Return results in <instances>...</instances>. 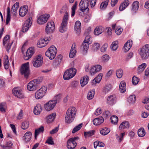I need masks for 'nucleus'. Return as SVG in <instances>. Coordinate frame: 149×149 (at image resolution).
<instances>
[{
    "mask_svg": "<svg viewBox=\"0 0 149 149\" xmlns=\"http://www.w3.org/2000/svg\"><path fill=\"white\" fill-rule=\"evenodd\" d=\"M76 109L75 107H71L66 111L65 117V122L70 123L73 121L76 113Z\"/></svg>",
    "mask_w": 149,
    "mask_h": 149,
    "instance_id": "1",
    "label": "nucleus"
},
{
    "mask_svg": "<svg viewBox=\"0 0 149 149\" xmlns=\"http://www.w3.org/2000/svg\"><path fill=\"white\" fill-rule=\"evenodd\" d=\"M102 69V66L100 65H97L90 67L89 64H87L85 67V71L89 72L91 75H94L96 72H100Z\"/></svg>",
    "mask_w": 149,
    "mask_h": 149,
    "instance_id": "2",
    "label": "nucleus"
},
{
    "mask_svg": "<svg viewBox=\"0 0 149 149\" xmlns=\"http://www.w3.org/2000/svg\"><path fill=\"white\" fill-rule=\"evenodd\" d=\"M57 52L56 48L54 46L52 45L48 49L45 54L50 60H52L55 57Z\"/></svg>",
    "mask_w": 149,
    "mask_h": 149,
    "instance_id": "3",
    "label": "nucleus"
},
{
    "mask_svg": "<svg viewBox=\"0 0 149 149\" xmlns=\"http://www.w3.org/2000/svg\"><path fill=\"white\" fill-rule=\"evenodd\" d=\"M139 54L142 59H147L149 56V45L146 44L143 46L140 51Z\"/></svg>",
    "mask_w": 149,
    "mask_h": 149,
    "instance_id": "4",
    "label": "nucleus"
},
{
    "mask_svg": "<svg viewBox=\"0 0 149 149\" xmlns=\"http://www.w3.org/2000/svg\"><path fill=\"white\" fill-rule=\"evenodd\" d=\"M20 72L22 75H24L25 78H28L30 72L29 62H27L22 65L20 69Z\"/></svg>",
    "mask_w": 149,
    "mask_h": 149,
    "instance_id": "5",
    "label": "nucleus"
},
{
    "mask_svg": "<svg viewBox=\"0 0 149 149\" xmlns=\"http://www.w3.org/2000/svg\"><path fill=\"white\" fill-rule=\"evenodd\" d=\"M76 70L74 68H71L67 70L65 72L63 76V79L65 80H68L72 78L76 73Z\"/></svg>",
    "mask_w": 149,
    "mask_h": 149,
    "instance_id": "6",
    "label": "nucleus"
},
{
    "mask_svg": "<svg viewBox=\"0 0 149 149\" xmlns=\"http://www.w3.org/2000/svg\"><path fill=\"white\" fill-rule=\"evenodd\" d=\"M47 90V87L43 86L38 90L35 93V96L37 99L42 98L45 95Z\"/></svg>",
    "mask_w": 149,
    "mask_h": 149,
    "instance_id": "7",
    "label": "nucleus"
},
{
    "mask_svg": "<svg viewBox=\"0 0 149 149\" xmlns=\"http://www.w3.org/2000/svg\"><path fill=\"white\" fill-rule=\"evenodd\" d=\"M90 39L89 36H86L82 44V54L84 55H86L88 52V50L90 44L89 42Z\"/></svg>",
    "mask_w": 149,
    "mask_h": 149,
    "instance_id": "8",
    "label": "nucleus"
},
{
    "mask_svg": "<svg viewBox=\"0 0 149 149\" xmlns=\"http://www.w3.org/2000/svg\"><path fill=\"white\" fill-rule=\"evenodd\" d=\"M40 83V81L37 79H34L31 81L27 85V89L31 91L35 90L37 88L38 85Z\"/></svg>",
    "mask_w": 149,
    "mask_h": 149,
    "instance_id": "9",
    "label": "nucleus"
},
{
    "mask_svg": "<svg viewBox=\"0 0 149 149\" xmlns=\"http://www.w3.org/2000/svg\"><path fill=\"white\" fill-rule=\"evenodd\" d=\"M3 45L6 47L7 52H9L13 43L12 41H10L9 35H6L3 38Z\"/></svg>",
    "mask_w": 149,
    "mask_h": 149,
    "instance_id": "10",
    "label": "nucleus"
},
{
    "mask_svg": "<svg viewBox=\"0 0 149 149\" xmlns=\"http://www.w3.org/2000/svg\"><path fill=\"white\" fill-rule=\"evenodd\" d=\"M43 63V58L40 55L36 56L33 59V66L36 68H38L41 66Z\"/></svg>",
    "mask_w": 149,
    "mask_h": 149,
    "instance_id": "11",
    "label": "nucleus"
},
{
    "mask_svg": "<svg viewBox=\"0 0 149 149\" xmlns=\"http://www.w3.org/2000/svg\"><path fill=\"white\" fill-rule=\"evenodd\" d=\"M78 139V137L76 136L68 139L67 142V148L69 149H74L77 146L76 141Z\"/></svg>",
    "mask_w": 149,
    "mask_h": 149,
    "instance_id": "12",
    "label": "nucleus"
},
{
    "mask_svg": "<svg viewBox=\"0 0 149 149\" xmlns=\"http://www.w3.org/2000/svg\"><path fill=\"white\" fill-rule=\"evenodd\" d=\"M89 1L88 0H81L79 4V7L80 10L82 12H84L85 10L87 11L89 10L88 8Z\"/></svg>",
    "mask_w": 149,
    "mask_h": 149,
    "instance_id": "13",
    "label": "nucleus"
},
{
    "mask_svg": "<svg viewBox=\"0 0 149 149\" xmlns=\"http://www.w3.org/2000/svg\"><path fill=\"white\" fill-rule=\"evenodd\" d=\"M56 104V101L50 100L44 105V108L47 111H50L53 109Z\"/></svg>",
    "mask_w": 149,
    "mask_h": 149,
    "instance_id": "14",
    "label": "nucleus"
},
{
    "mask_svg": "<svg viewBox=\"0 0 149 149\" xmlns=\"http://www.w3.org/2000/svg\"><path fill=\"white\" fill-rule=\"evenodd\" d=\"M51 39L50 37H46L44 38L40 39L37 44L38 47L40 48L45 47L48 42L51 40Z\"/></svg>",
    "mask_w": 149,
    "mask_h": 149,
    "instance_id": "15",
    "label": "nucleus"
},
{
    "mask_svg": "<svg viewBox=\"0 0 149 149\" xmlns=\"http://www.w3.org/2000/svg\"><path fill=\"white\" fill-rule=\"evenodd\" d=\"M55 29V25L53 21L48 22L46 26V32L48 33H50L53 32Z\"/></svg>",
    "mask_w": 149,
    "mask_h": 149,
    "instance_id": "16",
    "label": "nucleus"
},
{
    "mask_svg": "<svg viewBox=\"0 0 149 149\" xmlns=\"http://www.w3.org/2000/svg\"><path fill=\"white\" fill-rule=\"evenodd\" d=\"M31 20L32 18L29 17L25 22L24 23L23 25V27L22 29V32H26L28 30L32 24Z\"/></svg>",
    "mask_w": 149,
    "mask_h": 149,
    "instance_id": "17",
    "label": "nucleus"
},
{
    "mask_svg": "<svg viewBox=\"0 0 149 149\" xmlns=\"http://www.w3.org/2000/svg\"><path fill=\"white\" fill-rule=\"evenodd\" d=\"M49 17V15L47 14H45L42 15L38 17L37 22L40 24H44L47 22Z\"/></svg>",
    "mask_w": 149,
    "mask_h": 149,
    "instance_id": "18",
    "label": "nucleus"
},
{
    "mask_svg": "<svg viewBox=\"0 0 149 149\" xmlns=\"http://www.w3.org/2000/svg\"><path fill=\"white\" fill-rule=\"evenodd\" d=\"M35 52L34 48L31 47L29 48L26 51L25 55H24V58L25 60H28L31 58Z\"/></svg>",
    "mask_w": 149,
    "mask_h": 149,
    "instance_id": "19",
    "label": "nucleus"
},
{
    "mask_svg": "<svg viewBox=\"0 0 149 149\" xmlns=\"http://www.w3.org/2000/svg\"><path fill=\"white\" fill-rule=\"evenodd\" d=\"M116 100V96L114 95L109 96L107 99V103L110 105H113L115 103Z\"/></svg>",
    "mask_w": 149,
    "mask_h": 149,
    "instance_id": "20",
    "label": "nucleus"
},
{
    "mask_svg": "<svg viewBox=\"0 0 149 149\" xmlns=\"http://www.w3.org/2000/svg\"><path fill=\"white\" fill-rule=\"evenodd\" d=\"M13 93L15 96L19 98H22L24 97V95L22 91L17 88H15L13 89Z\"/></svg>",
    "mask_w": 149,
    "mask_h": 149,
    "instance_id": "21",
    "label": "nucleus"
},
{
    "mask_svg": "<svg viewBox=\"0 0 149 149\" xmlns=\"http://www.w3.org/2000/svg\"><path fill=\"white\" fill-rule=\"evenodd\" d=\"M28 7L27 6H24L21 7L19 10V15L22 17L24 16L28 11Z\"/></svg>",
    "mask_w": 149,
    "mask_h": 149,
    "instance_id": "22",
    "label": "nucleus"
},
{
    "mask_svg": "<svg viewBox=\"0 0 149 149\" xmlns=\"http://www.w3.org/2000/svg\"><path fill=\"white\" fill-rule=\"evenodd\" d=\"M76 46L75 43H73L71 47L70 53L69 57L70 58H72L75 56L76 53L77 51L76 49Z\"/></svg>",
    "mask_w": 149,
    "mask_h": 149,
    "instance_id": "23",
    "label": "nucleus"
},
{
    "mask_svg": "<svg viewBox=\"0 0 149 149\" xmlns=\"http://www.w3.org/2000/svg\"><path fill=\"white\" fill-rule=\"evenodd\" d=\"M133 44L132 41L131 40H128L124 45V50L125 52L128 51L131 48Z\"/></svg>",
    "mask_w": 149,
    "mask_h": 149,
    "instance_id": "24",
    "label": "nucleus"
},
{
    "mask_svg": "<svg viewBox=\"0 0 149 149\" xmlns=\"http://www.w3.org/2000/svg\"><path fill=\"white\" fill-rule=\"evenodd\" d=\"M56 115V113H51L47 116L46 121L48 123H50L53 122L55 118Z\"/></svg>",
    "mask_w": 149,
    "mask_h": 149,
    "instance_id": "25",
    "label": "nucleus"
},
{
    "mask_svg": "<svg viewBox=\"0 0 149 149\" xmlns=\"http://www.w3.org/2000/svg\"><path fill=\"white\" fill-rule=\"evenodd\" d=\"M104 121V118L102 116L94 119L93 121V124L96 125H99Z\"/></svg>",
    "mask_w": 149,
    "mask_h": 149,
    "instance_id": "26",
    "label": "nucleus"
},
{
    "mask_svg": "<svg viewBox=\"0 0 149 149\" xmlns=\"http://www.w3.org/2000/svg\"><path fill=\"white\" fill-rule=\"evenodd\" d=\"M68 24V21L63 20L59 28V31L61 33L65 32L67 29V26Z\"/></svg>",
    "mask_w": 149,
    "mask_h": 149,
    "instance_id": "27",
    "label": "nucleus"
},
{
    "mask_svg": "<svg viewBox=\"0 0 149 149\" xmlns=\"http://www.w3.org/2000/svg\"><path fill=\"white\" fill-rule=\"evenodd\" d=\"M32 133L31 132H27L24 134L23 137V140L26 143H27L31 139Z\"/></svg>",
    "mask_w": 149,
    "mask_h": 149,
    "instance_id": "28",
    "label": "nucleus"
},
{
    "mask_svg": "<svg viewBox=\"0 0 149 149\" xmlns=\"http://www.w3.org/2000/svg\"><path fill=\"white\" fill-rule=\"evenodd\" d=\"M130 127V125L128 122L125 121L122 122L119 127V129L122 130L125 129H128Z\"/></svg>",
    "mask_w": 149,
    "mask_h": 149,
    "instance_id": "29",
    "label": "nucleus"
},
{
    "mask_svg": "<svg viewBox=\"0 0 149 149\" xmlns=\"http://www.w3.org/2000/svg\"><path fill=\"white\" fill-rule=\"evenodd\" d=\"M129 4V1L128 0H125L120 4L119 8V10L122 11L124 10Z\"/></svg>",
    "mask_w": 149,
    "mask_h": 149,
    "instance_id": "30",
    "label": "nucleus"
},
{
    "mask_svg": "<svg viewBox=\"0 0 149 149\" xmlns=\"http://www.w3.org/2000/svg\"><path fill=\"white\" fill-rule=\"evenodd\" d=\"M42 111V107L40 104H38L34 108L33 112L35 114L38 115Z\"/></svg>",
    "mask_w": 149,
    "mask_h": 149,
    "instance_id": "31",
    "label": "nucleus"
},
{
    "mask_svg": "<svg viewBox=\"0 0 149 149\" xmlns=\"http://www.w3.org/2000/svg\"><path fill=\"white\" fill-rule=\"evenodd\" d=\"M81 23L79 21H77L75 23L74 30L77 33H79L81 31Z\"/></svg>",
    "mask_w": 149,
    "mask_h": 149,
    "instance_id": "32",
    "label": "nucleus"
},
{
    "mask_svg": "<svg viewBox=\"0 0 149 149\" xmlns=\"http://www.w3.org/2000/svg\"><path fill=\"white\" fill-rule=\"evenodd\" d=\"M103 31V28L101 26H97L95 29L94 31V34L96 36H98L101 34Z\"/></svg>",
    "mask_w": 149,
    "mask_h": 149,
    "instance_id": "33",
    "label": "nucleus"
},
{
    "mask_svg": "<svg viewBox=\"0 0 149 149\" xmlns=\"http://www.w3.org/2000/svg\"><path fill=\"white\" fill-rule=\"evenodd\" d=\"M119 90L122 93H125L126 90V83L124 81H122L120 83Z\"/></svg>",
    "mask_w": 149,
    "mask_h": 149,
    "instance_id": "34",
    "label": "nucleus"
},
{
    "mask_svg": "<svg viewBox=\"0 0 149 149\" xmlns=\"http://www.w3.org/2000/svg\"><path fill=\"white\" fill-rule=\"evenodd\" d=\"M139 6V2L138 1L134 2L132 5V12L135 13L138 10Z\"/></svg>",
    "mask_w": 149,
    "mask_h": 149,
    "instance_id": "35",
    "label": "nucleus"
},
{
    "mask_svg": "<svg viewBox=\"0 0 149 149\" xmlns=\"http://www.w3.org/2000/svg\"><path fill=\"white\" fill-rule=\"evenodd\" d=\"M88 77L86 76L84 77L82 79L80 80V84L82 87H83L86 85L88 83Z\"/></svg>",
    "mask_w": 149,
    "mask_h": 149,
    "instance_id": "36",
    "label": "nucleus"
},
{
    "mask_svg": "<svg viewBox=\"0 0 149 149\" xmlns=\"http://www.w3.org/2000/svg\"><path fill=\"white\" fill-rule=\"evenodd\" d=\"M110 132V130L109 128L104 127L102 128L100 131V133L102 135L105 136L107 134Z\"/></svg>",
    "mask_w": 149,
    "mask_h": 149,
    "instance_id": "37",
    "label": "nucleus"
},
{
    "mask_svg": "<svg viewBox=\"0 0 149 149\" xmlns=\"http://www.w3.org/2000/svg\"><path fill=\"white\" fill-rule=\"evenodd\" d=\"M44 130V127L41 126L38 129H36L35 132V138L36 139L38 135L40 133L42 132Z\"/></svg>",
    "mask_w": 149,
    "mask_h": 149,
    "instance_id": "38",
    "label": "nucleus"
},
{
    "mask_svg": "<svg viewBox=\"0 0 149 149\" xmlns=\"http://www.w3.org/2000/svg\"><path fill=\"white\" fill-rule=\"evenodd\" d=\"M105 144L101 142L96 141L94 142V147L95 149L97 148V146L100 147H104V146Z\"/></svg>",
    "mask_w": 149,
    "mask_h": 149,
    "instance_id": "39",
    "label": "nucleus"
},
{
    "mask_svg": "<svg viewBox=\"0 0 149 149\" xmlns=\"http://www.w3.org/2000/svg\"><path fill=\"white\" fill-rule=\"evenodd\" d=\"M146 66V64L145 63H143L139 65L138 68L137 72L139 74L141 73L144 70Z\"/></svg>",
    "mask_w": 149,
    "mask_h": 149,
    "instance_id": "40",
    "label": "nucleus"
},
{
    "mask_svg": "<svg viewBox=\"0 0 149 149\" xmlns=\"http://www.w3.org/2000/svg\"><path fill=\"white\" fill-rule=\"evenodd\" d=\"M19 3L18 2H16L13 6L11 8V12L15 14L16 13L17 10L19 7Z\"/></svg>",
    "mask_w": 149,
    "mask_h": 149,
    "instance_id": "41",
    "label": "nucleus"
},
{
    "mask_svg": "<svg viewBox=\"0 0 149 149\" xmlns=\"http://www.w3.org/2000/svg\"><path fill=\"white\" fill-rule=\"evenodd\" d=\"M95 90L93 89L88 93L87 98L89 100H91L95 94Z\"/></svg>",
    "mask_w": 149,
    "mask_h": 149,
    "instance_id": "42",
    "label": "nucleus"
},
{
    "mask_svg": "<svg viewBox=\"0 0 149 149\" xmlns=\"http://www.w3.org/2000/svg\"><path fill=\"white\" fill-rule=\"evenodd\" d=\"M110 121L113 124H117L118 121V117L115 116L113 115L110 118Z\"/></svg>",
    "mask_w": 149,
    "mask_h": 149,
    "instance_id": "43",
    "label": "nucleus"
},
{
    "mask_svg": "<svg viewBox=\"0 0 149 149\" xmlns=\"http://www.w3.org/2000/svg\"><path fill=\"white\" fill-rule=\"evenodd\" d=\"M6 105L5 103H0V111L2 112H5L6 110Z\"/></svg>",
    "mask_w": 149,
    "mask_h": 149,
    "instance_id": "44",
    "label": "nucleus"
},
{
    "mask_svg": "<svg viewBox=\"0 0 149 149\" xmlns=\"http://www.w3.org/2000/svg\"><path fill=\"white\" fill-rule=\"evenodd\" d=\"M146 134L145 130L143 128L139 129L138 131V134L139 136L143 137Z\"/></svg>",
    "mask_w": 149,
    "mask_h": 149,
    "instance_id": "45",
    "label": "nucleus"
},
{
    "mask_svg": "<svg viewBox=\"0 0 149 149\" xmlns=\"http://www.w3.org/2000/svg\"><path fill=\"white\" fill-rule=\"evenodd\" d=\"M136 100V97L135 95H132L129 97L128 99V101L130 103H134Z\"/></svg>",
    "mask_w": 149,
    "mask_h": 149,
    "instance_id": "46",
    "label": "nucleus"
},
{
    "mask_svg": "<svg viewBox=\"0 0 149 149\" xmlns=\"http://www.w3.org/2000/svg\"><path fill=\"white\" fill-rule=\"evenodd\" d=\"M112 88L111 85L109 84L105 86L103 89V91L105 93H108Z\"/></svg>",
    "mask_w": 149,
    "mask_h": 149,
    "instance_id": "47",
    "label": "nucleus"
},
{
    "mask_svg": "<svg viewBox=\"0 0 149 149\" xmlns=\"http://www.w3.org/2000/svg\"><path fill=\"white\" fill-rule=\"evenodd\" d=\"M116 76L119 79L121 78L123 74V72L122 69H120L118 70L116 72Z\"/></svg>",
    "mask_w": 149,
    "mask_h": 149,
    "instance_id": "48",
    "label": "nucleus"
},
{
    "mask_svg": "<svg viewBox=\"0 0 149 149\" xmlns=\"http://www.w3.org/2000/svg\"><path fill=\"white\" fill-rule=\"evenodd\" d=\"M4 68L6 69H8L9 66V61L8 59V57L6 56L5 57V59L3 63Z\"/></svg>",
    "mask_w": 149,
    "mask_h": 149,
    "instance_id": "49",
    "label": "nucleus"
},
{
    "mask_svg": "<svg viewBox=\"0 0 149 149\" xmlns=\"http://www.w3.org/2000/svg\"><path fill=\"white\" fill-rule=\"evenodd\" d=\"M10 19V8L9 7L7 8V16L6 21V24H8L9 23Z\"/></svg>",
    "mask_w": 149,
    "mask_h": 149,
    "instance_id": "50",
    "label": "nucleus"
},
{
    "mask_svg": "<svg viewBox=\"0 0 149 149\" xmlns=\"http://www.w3.org/2000/svg\"><path fill=\"white\" fill-rule=\"evenodd\" d=\"M77 4V1H75V2L74 4L73 5L72 7V13L71 15L72 17H73L75 14V11L76 9Z\"/></svg>",
    "mask_w": 149,
    "mask_h": 149,
    "instance_id": "51",
    "label": "nucleus"
},
{
    "mask_svg": "<svg viewBox=\"0 0 149 149\" xmlns=\"http://www.w3.org/2000/svg\"><path fill=\"white\" fill-rule=\"evenodd\" d=\"M94 134V131L91 130L88 132H84V135L85 138H88Z\"/></svg>",
    "mask_w": 149,
    "mask_h": 149,
    "instance_id": "52",
    "label": "nucleus"
},
{
    "mask_svg": "<svg viewBox=\"0 0 149 149\" xmlns=\"http://www.w3.org/2000/svg\"><path fill=\"white\" fill-rule=\"evenodd\" d=\"M29 125V123L28 121H25L22 123L21 128L24 130L27 129Z\"/></svg>",
    "mask_w": 149,
    "mask_h": 149,
    "instance_id": "53",
    "label": "nucleus"
},
{
    "mask_svg": "<svg viewBox=\"0 0 149 149\" xmlns=\"http://www.w3.org/2000/svg\"><path fill=\"white\" fill-rule=\"evenodd\" d=\"M109 2V0H106L102 2L100 5V8L101 9H104L107 6Z\"/></svg>",
    "mask_w": 149,
    "mask_h": 149,
    "instance_id": "54",
    "label": "nucleus"
},
{
    "mask_svg": "<svg viewBox=\"0 0 149 149\" xmlns=\"http://www.w3.org/2000/svg\"><path fill=\"white\" fill-rule=\"evenodd\" d=\"M111 49L114 51L116 50L118 47V41H115L112 42L111 45Z\"/></svg>",
    "mask_w": 149,
    "mask_h": 149,
    "instance_id": "55",
    "label": "nucleus"
},
{
    "mask_svg": "<svg viewBox=\"0 0 149 149\" xmlns=\"http://www.w3.org/2000/svg\"><path fill=\"white\" fill-rule=\"evenodd\" d=\"M100 47V44L98 43H95L93 46L92 49L94 52H96L99 49Z\"/></svg>",
    "mask_w": 149,
    "mask_h": 149,
    "instance_id": "56",
    "label": "nucleus"
},
{
    "mask_svg": "<svg viewBox=\"0 0 149 149\" xmlns=\"http://www.w3.org/2000/svg\"><path fill=\"white\" fill-rule=\"evenodd\" d=\"M82 123H81L74 127L72 130V133H74L79 130L82 127Z\"/></svg>",
    "mask_w": 149,
    "mask_h": 149,
    "instance_id": "57",
    "label": "nucleus"
},
{
    "mask_svg": "<svg viewBox=\"0 0 149 149\" xmlns=\"http://www.w3.org/2000/svg\"><path fill=\"white\" fill-rule=\"evenodd\" d=\"M63 58L62 56L60 54L58 55L55 59V61L57 64H59L61 62Z\"/></svg>",
    "mask_w": 149,
    "mask_h": 149,
    "instance_id": "58",
    "label": "nucleus"
},
{
    "mask_svg": "<svg viewBox=\"0 0 149 149\" xmlns=\"http://www.w3.org/2000/svg\"><path fill=\"white\" fill-rule=\"evenodd\" d=\"M139 79L138 78L134 76L132 79V84L134 85H136L139 81Z\"/></svg>",
    "mask_w": 149,
    "mask_h": 149,
    "instance_id": "59",
    "label": "nucleus"
},
{
    "mask_svg": "<svg viewBox=\"0 0 149 149\" xmlns=\"http://www.w3.org/2000/svg\"><path fill=\"white\" fill-rule=\"evenodd\" d=\"M102 73H100L95 78L97 83H99L101 81L102 78Z\"/></svg>",
    "mask_w": 149,
    "mask_h": 149,
    "instance_id": "60",
    "label": "nucleus"
},
{
    "mask_svg": "<svg viewBox=\"0 0 149 149\" xmlns=\"http://www.w3.org/2000/svg\"><path fill=\"white\" fill-rule=\"evenodd\" d=\"M109 56L107 54H105L103 55L102 57V60L104 62H107L109 59Z\"/></svg>",
    "mask_w": 149,
    "mask_h": 149,
    "instance_id": "61",
    "label": "nucleus"
},
{
    "mask_svg": "<svg viewBox=\"0 0 149 149\" xmlns=\"http://www.w3.org/2000/svg\"><path fill=\"white\" fill-rule=\"evenodd\" d=\"M46 143H47L48 144L53 145L54 144V142L51 137H50L46 141Z\"/></svg>",
    "mask_w": 149,
    "mask_h": 149,
    "instance_id": "62",
    "label": "nucleus"
},
{
    "mask_svg": "<svg viewBox=\"0 0 149 149\" xmlns=\"http://www.w3.org/2000/svg\"><path fill=\"white\" fill-rule=\"evenodd\" d=\"M110 115V113L109 111H104L103 114V117L105 118H107Z\"/></svg>",
    "mask_w": 149,
    "mask_h": 149,
    "instance_id": "63",
    "label": "nucleus"
},
{
    "mask_svg": "<svg viewBox=\"0 0 149 149\" xmlns=\"http://www.w3.org/2000/svg\"><path fill=\"white\" fill-rule=\"evenodd\" d=\"M108 47V45L107 44H104L101 48V52H105Z\"/></svg>",
    "mask_w": 149,
    "mask_h": 149,
    "instance_id": "64",
    "label": "nucleus"
}]
</instances>
